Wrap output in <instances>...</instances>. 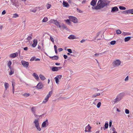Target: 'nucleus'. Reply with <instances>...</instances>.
<instances>
[{
  "label": "nucleus",
  "mask_w": 133,
  "mask_h": 133,
  "mask_svg": "<svg viewBox=\"0 0 133 133\" xmlns=\"http://www.w3.org/2000/svg\"><path fill=\"white\" fill-rule=\"evenodd\" d=\"M125 112L126 114H129V110L128 109H126L125 110Z\"/></svg>",
  "instance_id": "obj_48"
},
{
  "label": "nucleus",
  "mask_w": 133,
  "mask_h": 133,
  "mask_svg": "<svg viewBox=\"0 0 133 133\" xmlns=\"http://www.w3.org/2000/svg\"><path fill=\"white\" fill-rule=\"evenodd\" d=\"M48 20V18L46 17H44L42 20V22H47Z\"/></svg>",
  "instance_id": "obj_30"
},
{
  "label": "nucleus",
  "mask_w": 133,
  "mask_h": 133,
  "mask_svg": "<svg viewBox=\"0 0 133 133\" xmlns=\"http://www.w3.org/2000/svg\"><path fill=\"white\" fill-rule=\"evenodd\" d=\"M131 38V37L129 36L125 37L124 39L125 41L126 42L129 41L130 39Z\"/></svg>",
  "instance_id": "obj_26"
},
{
  "label": "nucleus",
  "mask_w": 133,
  "mask_h": 133,
  "mask_svg": "<svg viewBox=\"0 0 133 133\" xmlns=\"http://www.w3.org/2000/svg\"><path fill=\"white\" fill-rule=\"evenodd\" d=\"M50 39L51 41L53 42H54V39L53 37H52L51 36H50Z\"/></svg>",
  "instance_id": "obj_49"
},
{
  "label": "nucleus",
  "mask_w": 133,
  "mask_h": 133,
  "mask_svg": "<svg viewBox=\"0 0 133 133\" xmlns=\"http://www.w3.org/2000/svg\"><path fill=\"white\" fill-rule=\"evenodd\" d=\"M63 49L62 48H59L58 49V50L59 52H61L63 50Z\"/></svg>",
  "instance_id": "obj_56"
},
{
  "label": "nucleus",
  "mask_w": 133,
  "mask_h": 133,
  "mask_svg": "<svg viewBox=\"0 0 133 133\" xmlns=\"http://www.w3.org/2000/svg\"><path fill=\"white\" fill-rule=\"evenodd\" d=\"M67 50L70 53H72V50L71 49H67Z\"/></svg>",
  "instance_id": "obj_46"
},
{
  "label": "nucleus",
  "mask_w": 133,
  "mask_h": 133,
  "mask_svg": "<svg viewBox=\"0 0 133 133\" xmlns=\"http://www.w3.org/2000/svg\"><path fill=\"white\" fill-rule=\"evenodd\" d=\"M130 13L131 14H133V9H130Z\"/></svg>",
  "instance_id": "obj_61"
},
{
  "label": "nucleus",
  "mask_w": 133,
  "mask_h": 133,
  "mask_svg": "<svg viewBox=\"0 0 133 133\" xmlns=\"http://www.w3.org/2000/svg\"><path fill=\"white\" fill-rule=\"evenodd\" d=\"M35 57H32L30 59V61H34L35 59Z\"/></svg>",
  "instance_id": "obj_53"
},
{
  "label": "nucleus",
  "mask_w": 133,
  "mask_h": 133,
  "mask_svg": "<svg viewBox=\"0 0 133 133\" xmlns=\"http://www.w3.org/2000/svg\"><path fill=\"white\" fill-rule=\"evenodd\" d=\"M49 57L52 60H57L59 58L58 56L56 55L53 56H49Z\"/></svg>",
  "instance_id": "obj_17"
},
{
  "label": "nucleus",
  "mask_w": 133,
  "mask_h": 133,
  "mask_svg": "<svg viewBox=\"0 0 133 133\" xmlns=\"http://www.w3.org/2000/svg\"><path fill=\"white\" fill-rule=\"evenodd\" d=\"M118 101V99H117V97L113 100V102L114 104H115L116 102L118 101Z\"/></svg>",
  "instance_id": "obj_33"
},
{
  "label": "nucleus",
  "mask_w": 133,
  "mask_h": 133,
  "mask_svg": "<svg viewBox=\"0 0 133 133\" xmlns=\"http://www.w3.org/2000/svg\"><path fill=\"white\" fill-rule=\"evenodd\" d=\"M65 21H66V23L68 24V25H70V19H67L66 20H65Z\"/></svg>",
  "instance_id": "obj_35"
},
{
  "label": "nucleus",
  "mask_w": 133,
  "mask_h": 133,
  "mask_svg": "<svg viewBox=\"0 0 133 133\" xmlns=\"http://www.w3.org/2000/svg\"><path fill=\"white\" fill-rule=\"evenodd\" d=\"M31 111L33 114L35 113L36 108L35 107H32L31 108Z\"/></svg>",
  "instance_id": "obj_23"
},
{
  "label": "nucleus",
  "mask_w": 133,
  "mask_h": 133,
  "mask_svg": "<svg viewBox=\"0 0 133 133\" xmlns=\"http://www.w3.org/2000/svg\"><path fill=\"white\" fill-rule=\"evenodd\" d=\"M97 96H96V94H94L92 96V98H94L96 97Z\"/></svg>",
  "instance_id": "obj_60"
},
{
  "label": "nucleus",
  "mask_w": 133,
  "mask_h": 133,
  "mask_svg": "<svg viewBox=\"0 0 133 133\" xmlns=\"http://www.w3.org/2000/svg\"><path fill=\"white\" fill-rule=\"evenodd\" d=\"M124 95V94L123 93H121L117 96V98L118 99V101H120Z\"/></svg>",
  "instance_id": "obj_7"
},
{
  "label": "nucleus",
  "mask_w": 133,
  "mask_h": 133,
  "mask_svg": "<svg viewBox=\"0 0 133 133\" xmlns=\"http://www.w3.org/2000/svg\"><path fill=\"white\" fill-rule=\"evenodd\" d=\"M102 53H97L95 54V56H98L99 55H102Z\"/></svg>",
  "instance_id": "obj_45"
},
{
  "label": "nucleus",
  "mask_w": 133,
  "mask_h": 133,
  "mask_svg": "<svg viewBox=\"0 0 133 133\" xmlns=\"http://www.w3.org/2000/svg\"><path fill=\"white\" fill-rule=\"evenodd\" d=\"M4 87L5 88V92H7V93H8V92L6 91L9 87V84L7 83H4Z\"/></svg>",
  "instance_id": "obj_14"
},
{
  "label": "nucleus",
  "mask_w": 133,
  "mask_h": 133,
  "mask_svg": "<svg viewBox=\"0 0 133 133\" xmlns=\"http://www.w3.org/2000/svg\"><path fill=\"white\" fill-rule=\"evenodd\" d=\"M119 8L121 10H125L126 9L125 7L122 6H119Z\"/></svg>",
  "instance_id": "obj_32"
},
{
  "label": "nucleus",
  "mask_w": 133,
  "mask_h": 133,
  "mask_svg": "<svg viewBox=\"0 0 133 133\" xmlns=\"http://www.w3.org/2000/svg\"><path fill=\"white\" fill-rule=\"evenodd\" d=\"M77 11L78 12H82V11L81 10L79 9H78V8L77 9Z\"/></svg>",
  "instance_id": "obj_59"
},
{
  "label": "nucleus",
  "mask_w": 133,
  "mask_h": 133,
  "mask_svg": "<svg viewBox=\"0 0 133 133\" xmlns=\"http://www.w3.org/2000/svg\"><path fill=\"white\" fill-rule=\"evenodd\" d=\"M128 78H129V77L128 76H127L126 77V78H125V79H124V81H128Z\"/></svg>",
  "instance_id": "obj_55"
},
{
  "label": "nucleus",
  "mask_w": 133,
  "mask_h": 133,
  "mask_svg": "<svg viewBox=\"0 0 133 133\" xmlns=\"http://www.w3.org/2000/svg\"><path fill=\"white\" fill-rule=\"evenodd\" d=\"M33 76L37 80H38L39 79V77L38 75L35 73H34Z\"/></svg>",
  "instance_id": "obj_19"
},
{
  "label": "nucleus",
  "mask_w": 133,
  "mask_h": 133,
  "mask_svg": "<svg viewBox=\"0 0 133 133\" xmlns=\"http://www.w3.org/2000/svg\"><path fill=\"white\" fill-rule=\"evenodd\" d=\"M63 57L64 58L66 59L67 58L68 56L66 55H63Z\"/></svg>",
  "instance_id": "obj_58"
},
{
  "label": "nucleus",
  "mask_w": 133,
  "mask_h": 133,
  "mask_svg": "<svg viewBox=\"0 0 133 133\" xmlns=\"http://www.w3.org/2000/svg\"><path fill=\"white\" fill-rule=\"evenodd\" d=\"M52 91H51L49 92V94L47 95H48L50 97L52 94Z\"/></svg>",
  "instance_id": "obj_44"
},
{
  "label": "nucleus",
  "mask_w": 133,
  "mask_h": 133,
  "mask_svg": "<svg viewBox=\"0 0 133 133\" xmlns=\"http://www.w3.org/2000/svg\"><path fill=\"white\" fill-rule=\"evenodd\" d=\"M18 53L17 52L15 53L11 54H10V57L11 58H14L18 56Z\"/></svg>",
  "instance_id": "obj_11"
},
{
  "label": "nucleus",
  "mask_w": 133,
  "mask_h": 133,
  "mask_svg": "<svg viewBox=\"0 0 133 133\" xmlns=\"http://www.w3.org/2000/svg\"><path fill=\"white\" fill-rule=\"evenodd\" d=\"M48 120L46 119L45 121H44L42 124V126L43 128L46 127V124L48 125Z\"/></svg>",
  "instance_id": "obj_12"
},
{
  "label": "nucleus",
  "mask_w": 133,
  "mask_h": 133,
  "mask_svg": "<svg viewBox=\"0 0 133 133\" xmlns=\"http://www.w3.org/2000/svg\"><path fill=\"white\" fill-rule=\"evenodd\" d=\"M51 6V5L49 4H48L47 5V9H49Z\"/></svg>",
  "instance_id": "obj_50"
},
{
  "label": "nucleus",
  "mask_w": 133,
  "mask_h": 133,
  "mask_svg": "<svg viewBox=\"0 0 133 133\" xmlns=\"http://www.w3.org/2000/svg\"><path fill=\"white\" fill-rule=\"evenodd\" d=\"M62 68V67L61 66H52V67L51 70L53 71H57L59 70V69H61Z\"/></svg>",
  "instance_id": "obj_6"
},
{
  "label": "nucleus",
  "mask_w": 133,
  "mask_h": 133,
  "mask_svg": "<svg viewBox=\"0 0 133 133\" xmlns=\"http://www.w3.org/2000/svg\"><path fill=\"white\" fill-rule=\"evenodd\" d=\"M39 77L42 80H44L46 79L45 77L43 75L41 74L39 75Z\"/></svg>",
  "instance_id": "obj_24"
},
{
  "label": "nucleus",
  "mask_w": 133,
  "mask_h": 133,
  "mask_svg": "<svg viewBox=\"0 0 133 133\" xmlns=\"http://www.w3.org/2000/svg\"><path fill=\"white\" fill-rule=\"evenodd\" d=\"M14 72L13 69V70H10V72L9 74V75H12L14 73Z\"/></svg>",
  "instance_id": "obj_41"
},
{
  "label": "nucleus",
  "mask_w": 133,
  "mask_h": 133,
  "mask_svg": "<svg viewBox=\"0 0 133 133\" xmlns=\"http://www.w3.org/2000/svg\"><path fill=\"white\" fill-rule=\"evenodd\" d=\"M19 16L17 14L15 13L13 15L12 18H16L18 17Z\"/></svg>",
  "instance_id": "obj_27"
},
{
  "label": "nucleus",
  "mask_w": 133,
  "mask_h": 133,
  "mask_svg": "<svg viewBox=\"0 0 133 133\" xmlns=\"http://www.w3.org/2000/svg\"><path fill=\"white\" fill-rule=\"evenodd\" d=\"M56 77H57L58 79H61L62 77V75H58Z\"/></svg>",
  "instance_id": "obj_51"
},
{
  "label": "nucleus",
  "mask_w": 133,
  "mask_h": 133,
  "mask_svg": "<svg viewBox=\"0 0 133 133\" xmlns=\"http://www.w3.org/2000/svg\"><path fill=\"white\" fill-rule=\"evenodd\" d=\"M116 43V41H113L110 42V44L111 45H114Z\"/></svg>",
  "instance_id": "obj_34"
},
{
  "label": "nucleus",
  "mask_w": 133,
  "mask_h": 133,
  "mask_svg": "<svg viewBox=\"0 0 133 133\" xmlns=\"http://www.w3.org/2000/svg\"><path fill=\"white\" fill-rule=\"evenodd\" d=\"M130 33L128 32H123L122 33V35H123L125 36L126 35H130Z\"/></svg>",
  "instance_id": "obj_28"
},
{
  "label": "nucleus",
  "mask_w": 133,
  "mask_h": 133,
  "mask_svg": "<svg viewBox=\"0 0 133 133\" xmlns=\"http://www.w3.org/2000/svg\"><path fill=\"white\" fill-rule=\"evenodd\" d=\"M30 95L29 93H25L23 94V95L25 97H27L29 96Z\"/></svg>",
  "instance_id": "obj_40"
},
{
  "label": "nucleus",
  "mask_w": 133,
  "mask_h": 133,
  "mask_svg": "<svg viewBox=\"0 0 133 133\" xmlns=\"http://www.w3.org/2000/svg\"><path fill=\"white\" fill-rule=\"evenodd\" d=\"M121 61L118 59L113 62V65L114 66L116 67L119 65Z\"/></svg>",
  "instance_id": "obj_5"
},
{
  "label": "nucleus",
  "mask_w": 133,
  "mask_h": 133,
  "mask_svg": "<svg viewBox=\"0 0 133 133\" xmlns=\"http://www.w3.org/2000/svg\"><path fill=\"white\" fill-rule=\"evenodd\" d=\"M34 43L32 44V46L33 47H35L37 45V41L36 39H35L33 41Z\"/></svg>",
  "instance_id": "obj_18"
},
{
  "label": "nucleus",
  "mask_w": 133,
  "mask_h": 133,
  "mask_svg": "<svg viewBox=\"0 0 133 133\" xmlns=\"http://www.w3.org/2000/svg\"><path fill=\"white\" fill-rule=\"evenodd\" d=\"M47 101H46V100H45V99H44V100H43V103H46L47 102Z\"/></svg>",
  "instance_id": "obj_62"
},
{
  "label": "nucleus",
  "mask_w": 133,
  "mask_h": 133,
  "mask_svg": "<svg viewBox=\"0 0 133 133\" xmlns=\"http://www.w3.org/2000/svg\"><path fill=\"white\" fill-rule=\"evenodd\" d=\"M118 11V9L117 6H115L112 8L111 12L113 13Z\"/></svg>",
  "instance_id": "obj_9"
},
{
  "label": "nucleus",
  "mask_w": 133,
  "mask_h": 133,
  "mask_svg": "<svg viewBox=\"0 0 133 133\" xmlns=\"http://www.w3.org/2000/svg\"><path fill=\"white\" fill-rule=\"evenodd\" d=\"M43 87V85L42 83H39L36 86L37 88L38 89H41Z\"/></svg>",
  "instance_id": "obj_15"
},
{
  "label": "nucleus",
  "mask_w": 133,
  "mask_h": 133,
  "mask_svg": "<svg viewBox=\"0 0 133 133\" xmlns=\"http://www.w3.org/2000/svg\"><path fill=\"white\" fill-rule=\"evenodd\" d=\"M97 0H92L90 3V5L94 7L96 4Z\"/></svg>",
  "instance_id": "obj_13"
},
{
  "label": "nucleus",
  "mask_w": 133,
  "mask_h": 133,
  "mask_svg": "<svg viewBox=\"0 0 133 133\" xmlns=\"http://www.w3.org/2000/svg\"><path fill=\"white\" fill-rule=\"evenodd\" d=\"M11 3H12L13 5H14L16 7L18 8L19 6L21 3L20 2L19 0H10Z\"/></svg>",
  "instance_id": "obj_2"
},
{
  "label": "nucleus",
  "mask_w": 133,
  "mask_h": 133,
  "mask_svg": "<svg viewBox=\"0 0 133 133\" xmlns=\"http://www.w3.org/2000/svg\"><path fill=\"white\" fill-rule=\"evenodd\" d=\"M11 62L10 61H9L7 63V65L8 66H11Z\"/></svg>",
  "instance_id": "obj_43"
},
{
  "label": "nucleus",
  "mask_w": 133,
  "mask_h": 133,
  "mask_svg": "<svg viewBox=\"0 0 133 133\" xmlns=\"http://www.w3.org/2000/svg\"><path fill=\"white\" fill-rule=\"evenodd\" d=\"M101 103L100 102H99L97 105V107L98 108H99L101 105Z\"/></svg>",
  "instance_id": "obj_42"
},
{
  "label": "nucleus",
  "mask_w": 133,
  "mask_h": 133,
  "mask_svg": "<svg viewBox=\"0 0 133 133\" xmlns=\"http://www.w3.org/2000/svg\"><path fill=\"white\" fill-rule=\"evenodd\" d=\"M37 11V9H34L32 10H30V12H33L34 13H35Z\"/></svg>",
  "instance_id": "obj_38"
},
{
  "label": "nucleus",
  "mask_w": 133,
  "mask_h": 133,
  "mask_svg": "<svg viewBox=\"0 0 133 133\" xmlns=\"http://www.w3.org/2000/svg\"><path fill=\"white\" fill-rule=\"evenodd\" d=\"M39 118H38V119H35L34 121V123L35 124V126H36L39 125V123L38 119Z\"/></svg>",
  "instance_id": "obj_20"
},
{
  "label": "nucleus",
  "mask_w": 133,
  "mask_h": 133,
  "mask_svg": "<svg viewBox=\"0 0 133 133\" xmlns=\"http://www.w3.org/2000/svg\"><path fill=\"white\" fill-rule=\"evenodd\" d=\"M91 127L90 125L89 124L87 126H86L85 127L86 129L88 130V132H91Z\"/></svg>",
  "instance_id": "obj_22"
},
{
  "label": "nucleus",
  "mask_w": 133,
  "mask_h": 133,
  "mask_svg": "<svg viewBox=\"0 0 133 133\" xmlns=\"http://www.w3.org/2000/svg\"><path fill=\"white\" fill-rule=\"evenodd\" d=\"M55 81L56 83L57 84H58V83L59 82V79L57 77H56L55 78Z\"/></svg>",
  "instance_id": "obj_37"
},
{
  "label": "nucleus",
  "mask_w": 133,
  "mask_h": 133,
  "mask_svg": "<svg viewBox=\"0 0 133 133\" xmlns=\"http://www.w3.org/2000/svg\"><path fill=\"white\" fill-rule=\"evenodd\" d=\"M121 33V31L120 30H116V34H120Z\"/></svg>",
  "instance_id": "obj_39"
},
{
  "label": "nucleus",
  "mask_w": 133,
  "mask_h": 133,
  "mask_svg": "<svg viewBox=\"0 0 133 133\" xmlns=\"http://www.w3.org/2000/svg\"><path fill=\"white\" fill-rule=\"evenodd\" d=\"M72 54H71V56H74L76 57V54H77V52H72V53H71Z\"/></svg>",
  "instance_id": "obj_29"
},
{
  "label": "nucleus",
  "mask_w": 133,
  "mask_h": 133,
  "mask_svg": "<svg viewBox=\"0 0 133 133\" xmlns=\"http://www.w3.org/2000/svg\"><path fill=\"white\" fill-rule=\"evenodd\" d=\"M51 21L52 22H54L55 24L57 26H58L59 28L61 27V25L59 23L57 20L54 19H51Z\"/></svg>",
  "instance_id": "obj_8"
},
{
  "label": "nucleus",
  "mask_w": 133,
  "mask_h": 133,
  "mask_svg": "<svg viewBox=\"0 0 133 133\" xmlns=\"http://www.w3.org/2000/svg\"><path fill=\"white\" fill-rule=\"evenodd\" d=\"M61 25V27H62L63 29H65L66 30H68V29L67 27L64 24L62 23Z\"/></svg>",
  "instance_id": "obj_25"
},
{
  "label": "nucleus",
  "mask_w": 133,
  "mask_h": 133,
  "mask_svg": "<svg viewBox=\"0 0 133 133\" xmlns=\"http://www.w3.org/2000/svg\"><path fill=\"white\" fill-rule=\"evenodd\" d=\"M110 3V1L108 0H99L98 2L97 5L95 7H92V9L94 10H98L102 9L108 5Z\"/></svg>",
  "instance_id": "obj_1"
},
{
  "label": "nucleus",
  "mask_w": 133,
  "mask_h": 133,
  "mask_svg": "<svg viewBox=\"0 0 133 133\" xmlns=\"http://www.w3.org/2000/svg\"><path fill=\"white\" fill-rule=\"evenodd\" d=\"M100 32H99L98 33H97V35L96 36V37L95 38V39H96V38H97L98 36L99 35Z\"/></svg>",
  "instance_id": "obj_52"
},
{
  "label": "nucleus",
  "mask_w": 133,
  "mask_h": 133,
  "mask_svg": "<svg viewBox=\"0 0 133 133\" xmlns=\"http://www.w3.org/2000/svg\"><path fill=\"white\" fill-rule=\"evenodd\" d=\"M21 63L24 67L27 68L28 67L29 65V63L28 62H26L23 60L21 61Z\"/></svg>",
  "instance_id": "obj_4"
},
{
  "label": "nucleus",
  "mask_w": 133,
  "mask_h": 133,
  "mask_svg": "<svg viewBox=\"0 0 133 133\" xmlns=\"http://www.w3.org/2000/svg\"><path fill=\"white\" fill-rule=\"evenodd\" d=\"M69 18L71 21L72 22L75 23H76L78 22L77 19L75 17L72 16H69Z\"/></svg>",
  "instance_id": "obj_3"
},
{
  "label": "nucleus",
  "mask_w": 133,
  "mask_h": 133,
  "mask_svg": "<svg viewBox=\"0 0 133 133\" xmlns=\"http://www.w3.org/2000/svg\"><path fill=\"white\" fill-rule=\"evenodd\" d=\"M32 33H31V34H30V36H28L27 38L25 39V40H26L25 42H30V40L32 39Z\"/></svg>",
  "instance_id": "obj_10"
},
{
  "label": "nucleus",
  "mask_w": 133,
  "mask_h": 133,
  "mask_svg": "<svg viewBox=\"0 0 133 133\" xmlns=\"http://www.w3.org/2000/svg\"><path fill=\"white\" fill-rule=\"evenodd\" d=\"M23 49L24 50L26 51L28 50V48L27 47H26L25 48H24Z\"/></svg>",
  "instance_id": "obj_63"
},
{
  "label": "nucleus",
  "mask_w": 133,
  "mask_h": 133,
  "mask_svg": "<svg viewBox=\"0 0 133 133\" xmlns=\"http://www.w3.org/2000/svg\"><path fill=\"white\" fill-rule=\"evenodd\" d=\"M85 40L84 39H83L80 42L81 43H83L84 42H85Z\"/></svg>",
  "instance_id": "obj_64"
},
{
  "label": "nucleus",
  "mask_w": 133,
  "mask_h": 133,
  "mask_svg": "<svg viewBox=\"0 0 133 133\" xmlns=\"http://www.w3.org/2000/svg\"><path fill=\"white\" fill-rule=\"evenodd\" d=\"M6 13V11L5 10H3L2 12V15H4Z\"/></svg>",
  "instance_id": "obj_57"
},
{
  "label": "nucleus",
  "mask_w": 133,
  "mask_h": 133,
  "mask_svg": "<svg viewBox=\"0 0 133 133\" xmlns=\"http://www.w3.org/2000/svg\"><path fill=\"white\" fill-rule=\"evenodd\" d=\"M63 7H68L69 6V4L68 2L66 1H63Z\"/></svg>",
  "instance_id": "obj_16"
},
{
  "label": "nucleus",
  "mask_w": 133,
  "mask_h": 133,
  "mask_svg": "<svg viewBox=\"0 0 133 133\" xmlns=\"http://www.w3.org/2000/svg\"><path fill=\"white\" fill-rule=\"evenodd\" d=\"M37 128V129L39 131H41V129L39 125H38L35 126Z\"/></svg>",
  "instance_id": "obj_31"
},
{
  "label": "nucleus",
  "mask_w": 133,
  "mask_h": 133,
  "mask_svg": "<svg viewBox=\"0 0 133 133\" xmlns=\"http://www.w3.org/2000/svg\"><path fill=\"white\" fill-rule=\"evenodd\" d=\"M126 13L127 14H131L130 9L126 10Z\"/></svg>",
  "instance_id": "obj_47"
},
{
  "label": "nucleus",
  "mask_w": 133,
  "mask_h": 133,
  "mask_svg": "<svg viewBox=\"0 0 133 133\" xmlns=\"http://www.w3.org/2000/svg\"><path fill=\"white\" fill-rule=\"evenodd\" d=\"M104 126H105V128L104 129V130L105 129H107L108 128V123H105V125H104Z\"/></svg>",
  "instance_id": "obj_36"
},
{
  "label": "nucleus",
  "mask_w": 133,
  "mask_h": 133,
  "mask_svg": "<svg viewBox=\"0 0 133 133\" xmlns=\"http://www.w3.org/2000/svg\"><path fill=\"white\" fill-rule=\"evenodd\" d=\"M68 38L71 39H73L76 38V37L75 36L72 35L69 36L68 37Z\"/></svg>",
  "instance_id": "obj_21"
},
{
  "label": "nucleus",
  "mask_w": 133,
  "mask_h": 133,
  "mask_svg": "<svg viewBox=\"0 0 133 133\" xmlns=\"http://www.w3.org/2000/svg\"><path fill=\"white\" fill-rule=\"evenodd\" d=\"M112 121H110L109 122V127H111L112 125Z\"/></svg>",
  "instance_id": "obj_54"
}]
</instances>
